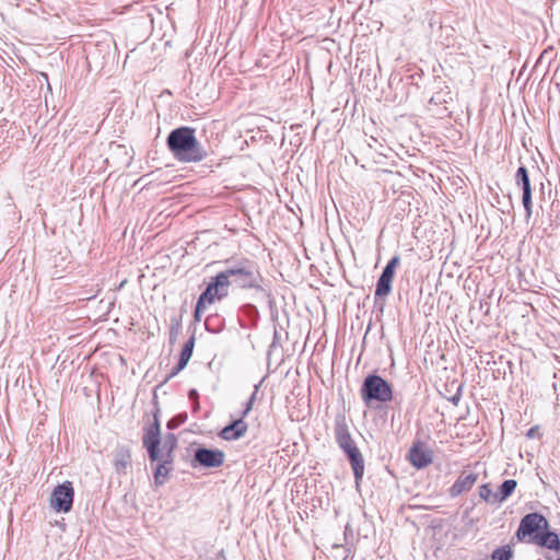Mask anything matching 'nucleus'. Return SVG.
I'll use <instances>...</instances> for the list:
<instances>
[{"label": "nucleus", "mask_w": 560, "mask_h": 560, "mask_svg": "<svg viewBox=\"0 0 560 560\" xmlns=\"http://www.w3.org/2000/svg\"><path fill=\"white\" fill-rule=\"evenodd\" d=\"M236 284L241 289H254L260 287V275L256 264L249 259L228 260L225 270L219 272L209 283L219 294V300L228 296L229 287Z\"/></svg>", "instance_id": "1"}, {"label": "nucleus", "mask_w": 560, "mask_h": 560, "mask_svg": "<svg viewBox=\"0 0 560 560\" xmlns=\"http://www.w3.org/2000/svg\"><path fill=\"white\" fill-rule=\"evenodd\" d=\"M166 142L170 151L179 162L197 163L207 156L206 150L196 139L195 130L190 127L174 129Z\"/></svg>", "instance_id": "2"}, {"label": "nucleus", "mask_w": 560, "mask_h": 560, "mask_svg": "<svg viewBox=\"0 0 560 560\" xmlns=\"http://www.w3.org/2000/svg\"><path fill=\"white\" fill-rule=\"evenodd\" d=\"M361 396L368 405L371 401L387 402L393 398V390L383 377L369 375L362 384Z\"/></svg>", "instance_id": "3"}, {"label": "nucleus", "mask_w": 560, "mask_h": 560, "mask_svg": "<svg viewBox=\"0 0 560 560\" xmlns=\"http://www.w3.org/2000/svg\"><path fill=\"white\" fill-rule=\"evenodd\" d=\"M74 490L70 481L58 485L50 495V506L56 512L67 513L73 503Z\"/></svg>", "instance_id": "4"}, {"label": "nucleus", "mask_w": 560, "mask_h": 560, "mask_svg": "<svg viewBox=\"0 0 560 560\" xmlns=\"http://www.w3.org/2000/svg\"><path fill=\"white\" fill-rule=\"evenodd\" d=\"M547 528L548 521L541 514L529 513L521 520L516 536L520 540L526 537L532 539L534 535L539 534V530Z\"/></svg>", "instance_id": "5"}, {"label": "nucleus", "mask_w": 560, "mask_h": 560, "mask_svg": "<svg viewBox=\"0 0 560 560\" xmlns=\"http://www.w3.org/2000/svg\"><path fill=\"white\" fill-rule=\"evenodd\" d=\"M515 183L523 190L522 202L525 209L526 219H530L533 213V202H532V188L530 180L528 177V172L525 166H520L515 174Z\"/></svg>", "instance_id": "6"}, {"label": "nucleus", "mask_w": 560, "mask_h": 560, "mask_svg": "<svg viewBox=\"0 0 560 560\" xmlns=\"http://www.w3.org/2000/svg\"><path fill=\"white\" fill-rule=\"evenodd\" d=\"M411 465L418 469L425 468L433 460V452L422 442H416L408 453Z\"/></svg>", "instance_id": "7"}, {"label": "nucleus", "mask_w": 560, "mask_h": 560, "mask_svg": "<svg viewBox=\"0 0 560 560\" xmlns=\"http://www.w3.org/2000/svg\"><path fill=\"white\" fill-rule=\"evenodd\" d=\"M224 453L220 450H210L200 447L196 450L194 459L201 466L207 468L220 467L224 462Z\"/></svg>", "instance_id": "8"}, {"label": "nucleus", "mask_w": 560, "mask_h": 560, "mask_svg": "<svg viewBox=\"0 0 560 560\" xmlns=\"http://www.w3.org/2000/svg\"><path fill=\"white\" fill-rule=\"evenodd\" d=\"M160 435V424L158 419L155 418L154 423H152L145 429L143 435V445L148 450L149 457L151 460H155L158 458V446H160L161 444Z\"/></svg>", "instance_id": "9"}, {"label": "nucleus", "mask_w": 560, "mask_h": 560, "mask_svg": "<svg viewBox=\"0 0 560 560\" xmlns=\"http://www.w3.org/2000/svg\"><path fill=\"white\" fill-rule=\"evenodd\" d=\"M244 418L245 417H242L241 415L240 418L233 420L232 423L221 430L219 436L225 441H235L243 438L248 430V425L244 421Z\"/></svg>", "instance_id": "10"}, {"label": "nucleus", "mask_w": 560, "mask_h": 560, "mask_svg": "<svg viewBox=\"0 0 560 560\" xmlns=\"http://www.w3.org/2000/svg\"><path fill=\"white\" fill-rule=\"evenodd\" d=\"M478 479V475L475 472H462L457 480L450 488V495L456 498L463 492L470 490Z\"/></svg>", "instance_id": "11"}, {"label": "nucleus", "mask_w": 560, "mask_h": 560, "mask_svg": "<svg viewBox=\"0 0 560 560\" xmlns=\"http://www.w3.org/2000/svg\"><path fill=\"white\" fill-rule=\"evenodd\" d=\"M350 464H351V467H352V470H353V474H354V478H355V483L357 486L360 483V481L362 480V477L364 475V458H363V455L361 454L360 450L357 448V450H352V452H350L348 455H347Z\"/></svg>", "instance_id": "12"}, {"label": "nucleus", "mask_w": 560, "mask_h": 560, "mask_svg": "<svg viewBox=\"0 0 560 560\" xmlns=\"http://www.w3.org/2000/svg\"><path fill=\"white\" fill-rule=\"evenodd\" d=\"M532 541L535 544L546 547L551 550H559L560 549V540L556 533L553 532H546L542 534H536L533 536Z\"/></svg>", "instance_id": "13"}, {"label": "nucleus", "mask_w": 560, "mask_h": 560, "mask_svg": "<svg viewBox=\"0 0 560 560\" xmlns=\"http://www.w3.org/2000/svg\"><path fill=\"white\" fill-rule=\"evenodd\" d=\"M156 459L154 462H158L155 471H154V481L156 485H163L170 471L172 470V464L173 459L164 460L165 458H162L156 455Z\"/></svg>", "instance_id": "14"}, {"label": "nucleus", "mask_w": 560, "mask_h": 560, "mask_svg": "<svg viewBox=\"0 0 560 560\" xmlns=\"http://www.w3.org/2000/svg\"><path fill=\"white\" fill-rule=\"evenodd\" d=\"M194 346H195V338L191 337L184 345V347L182 349V352H180V355H179L178 363L173 369V371H172L170 376L176 375L179 371H182L187 365L188 361L190 360V358L192 355Z\"/></svg>", "instance_id": "15"}, {"label": "nucleus", "mask_w": 560, "mask_h": 560, "mask_svg": "<svg viewBox=\"0 0 560 560\" xmlns=\"http://www.w3.org/2000/svg\"><path fill=\"white\" fill-rule=\"evenodd\" d=\"M215 299L219 300V294H214L213 288L208 284L207 289L201 293L196 304L195 318L197 320L200 319V313L203 312L206 304L213 303Z\"/></svg>", "instance_id": "16"}, {"label": "nucleus", "mask_w": 560, "mask_h": 560, "mask_svg": "<svg viewBox=\"0 0 560 560\" xmlns=\"http://www.w3.org/2000/svg\"><path fill=\"white\" fill-rule=\"evenodd\" d=\"M176 436L170 433L163 441L162 446H158V456L165 458L164 460L173 459V451L176 447Z\"/></svg>", "instance_id": "17"}, {"label": "nucleus", "mask_w": 560, "mask_h": 560, "mask_svg": "<svg viewBox=\"0 0 560 560\" xmlns=\"http://www.w3.org/2000/svg\"><path fill=\"white\" fill-rule=\"evenodd\" d=\"M131 464V454L127 447H118L114 455V465L117 471L125 470Z\"/></svg>", "instance_id": "18"}, {"label": "nucleus", "mask_w": 560, "mask_h": 560, "mask_svg": "<svg viewBox=\"0 0 560 560\" xmlns=\"http://www.w3.org/2000/svg\"><path fill=\"white\" fill-rule=\"evenodd\" d=\"M517 482L513 479L505 480L501 486L498 492L494 493L493 500L498 502L505 501L515 490Z\"/></svg>", "instance_id": "19"}, {"label": "nucleus", "mask_w": 560, "mask_h": 560, "mask_svg": "<svg viewBox=\"0 0 560 560\" xmlns=\"http://www.w3.org/2000/svg\"><path fill=\"white\" fill-rule=\"evenodd\" d=\"M392 280L380 277L376 283V290H375V296L376 298H384L387 296L392 291Z\"/></svg>", "instance_id": "20"}, {"label": "nucleus", "mask_w": 560, "mask_h": 560, "mask_svg": "<svg viewBox=\"0 0 560 560\" xmlns=\"http://www.w3.org/2000/svg\"><path fill=\"white\" fill-rule=\"evenodd\" d=\"M335 438L349 435V427L346 421V417L342 415H338L335 419Z\"/></svg>", "instance_id": "21"}, {"label": "nucleus", "mask_w": 560, "mask_h": 560, "mask_svg": "<svg viewBox=\"0 0 560 560\" xmlns=\"http://www.w3.org/2000/svg\"><path fill=\"white\" fill-rule=\"evenodd\" d=\"M400 262V258L399 256H394L388 262L387 265L385 266V268L383 269V272H382V277L389 279L393 281L394 279V275H395V269L397 268V266L399 265Z\"/></svg>", "instance_id": "22"}, {"label": "nucleus", "mask_w": 560, "mask_h": 560, "mask_svg": "<svg viewBox=\"0 0 560 560\" xmlns=\"http://www.w3.org/2000/svg\"><path fill=\"white\" fill-rule=\"evenodd\" d=\"M511 557L512 552L508 547L498 548L492 553V560H510Z\"/></svg>", "instance_id": "23"}, {"label": "nucleus", "mask_w": 560, "mask_h": 560, "mask_svg": "<svg viewBox=\"0 0 560 560\" xmlns=\"http://www.w3.org/2000/svg\"><path fill=\"white\" fill-rule=\"evenodd\" d=\"M480 497L488 502H495L493 500L494 493L492 492L491 488L488 485H483L479 489Z\"/></svg>", "instance_id": "24"}, {"label": "nucleus", "mask_w": 560, "mask_h": 560, "mask_svg": "<svg viewBox=\"0 0 560 560\" xmlns=\"http://www.w3.org/2000/svg\"><path fill=\"white\" fill-rule=\"evenodd\" d=\"M180 330V323L177 319H172L170 328V340L175 341Z\"/></svg>", "instance_id": "25"}, {"label": "nucleus", "mask_w": 560, "mask_h": 560, "mask_svg": "<svg viewBox=\"0 0 560 560\" xmlns=\"http://www.w3.org/2000/svg\"><path fill=\"white\" fill-rule=\"evenodd\" d=\"M258 388H259V385H256L255 386V390L254 393L252 394V396L249 397V399L247 400L246 405H245V408L244 410L242 411V417H246L250 410L253 409V404H254V400L256 398V395H257V392H258Z\"/></svg>", "instance_id": "26"}, {"label": "nucleus", "mask_w": 560, "mask_h": 560, "mask_svg": "<svg viewBox=\"0 0 560 560\" xmlns=\"http://www.w3.org/2000/svg\"><path fill=\"white\" fill-rule=\"evenodd\" d=\"M336 441H337V444L339 445V447L343 446L345 444L349 443L352 441V438H351V434L349 435H342V436H338L336 438Z\"/></svg>", "instance_id": "27"}, {"label": "nucleus", "mask_w": 560, "mask_h": 560, "mask_svg": "<svg viewBox=\"0 0 560 560\" xmlns=\"http://www.w3.org/2000/svg\"><path fill=\"white\" fill-rule=\"evenodd\" d=\"M346 455H348L350 452H352V450H357V445L354 443V441L352 440L351 442L345 444L343 446L340 447Z\"/></svg>", "instance_id": "28"}, {"label": "nucleus", "mask_w": 560, "mask_h": 560, "mask_svg": "<svg viewBox=\"0 0 560 560\" xmlns=\"http://www.w3.org/2000/svg\"><path fill=\"white\" fill-rule=\"evenodd\" d=\"M538 435V428L537 427H533L530 428L527 433H526V436L529 438V439H534Z\"/></svg>", "instance_id": "29"}, {"label": "nucleus", "mask_w": 560, "mask_h": 560, "mask_svg": "<svg viewBox=\"0 0 560 560\" xmlns=\"http://www.w3.org/2000/svg\"><path fill=\"white\" fill-rule=\"evenodd\" d=\"M189 395H190V397H197V392L192 389V390H190Z\"/></svg>", "instance_id": "30"}]
</instances>
